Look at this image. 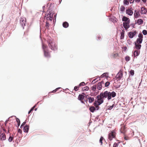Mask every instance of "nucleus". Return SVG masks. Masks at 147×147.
I'll list each match as a JSON object with an SVG mask.
<instances>
[{
	"label": "nucleus",
	"mask_w": 147,
	"mask_h": 147,
	"mask_svg": "<svg viewBox=\"0 0 147 147\" xmlns=\"http://www.w3.org/2000/svg\"><path fill=\"white\" fill-rule=\"evenodd\" d=\"M121 86V85L120 84L119 85H117L115 86V88L116 89H118Z\"/></svg>",
	"instance_id": "nucleus-54"
},
{
	"label": "nucleus",
	"mask_w": 147,
	"mask_h": 147,
	"mask_svg": "<svg viewBox=\"0 0 147 147\" xmlns=\"http://www.w3.org/2000/svg\"><path fill=\"white\" fill-rule=\"evenodd\" d=\"M61 87H58V88H56V89H55V90H56V91H58L59 90V89H61Z\"/></svg>",
	"instance_id": "nucleus-62"
},
{
	"label": "nucleus",
	"mask_w": 147,
	"mask_h": 147,
	"mask_svg": "<svg viewBox=\"0 0 147 147\" xmlns=\"http://www.w3.org/2000/svg\"><path fill=\"white\" fill-rule=\"evenodd\" d=\"M47 42L49 47L52 50L56 51L57 49V45L51 38L48 39Z\"/></svg>",
	"instance_id": "nucleus-2"
},
{
	"label": "nucleus",
	"mask_w": 147,
	"mask_h": 147,
	"mask_svg": "<svg viewBox=\"0 0 147 147\" xmlns=\"http://www.w3.org/2000/svg\"><path fill=\"white\" fill-rule=\"evenodd\" d=\"M136 31L135 30L134 32L130 31L128 33V35L129 37L130 38H132L136 35Z\"/></svg>",
	"instance_id": "nucleus-6"
},
{
	"label": "nucleus",
	"mask_w": 147,
	"mask_h": 147,
	"mask_svg": "<svg viewBox=\"0 0 147 147\" xmlns=\"http://www.w3.org/2000/svg\"><path fill=\"white\" fill-rule=\"evenodd\" d=\"M95 91L94 92V93H95V95H97L98 94L99 92V91Z\"/></svg>",
	"instance_id": "nucleus-59"
},
{
	"label": "nucleus",
	"mask_w": 147,
	"mask_h": 147,
	"mask_svg": "<svg viewBox=\"0 0 147 147\" xmlns=\"http://www.w3.org/2000/svg\"><path fill=\"white\" fill-rule=\"evenodd\" d=\"M122 20V21L124 22H130V20L129 19L125 16H123Z\"/></svg>",
	"instance_id": "nucleus-15"
},
{
	"label": "nucleus",
	"mask_w": 147,
	"mask_h": 147,
	"mask_svg": "<svg viewBox=\"0 0 147 147\" xmlns=\"http://www.w3.org/2000/svg\"><path fill=\"white\" fill-rule=\"evenodd\" d=\"M87 99H88V102L90 103H91L94 100V97H91L90 96H88V97Z\"/></svg>",
	"instance_id": "nucleus-21"
},
{
	"label": "nucleus",
	"mask_w": 147,
	"mask_h": 147,
	"mask_svg": "<svg viewBox=\"0 0 147 147\" xmlns=\"http://www.w3.org/2000/svg\"><path fill=\"white\" fill-rule=\"evenodd\" d=\"M123 76V73L122 72H121L120 73H118L116 76V78L118 79V80L117 81L119 80L122 78Z\"/></svg>",
	"instance_id": "nucleus-12"
},
{
	"label": "nucleus",
	"mask_w": 147,
	"mask_h": 147,
	"mask_svg": "<svg viewBox=\"0 0 147 147\" xmlns=\"http://www.w3.org/2000/svg\"><path fill=\"white\" fill-rule=\"evenodd\" d=\"M89 109L91 112L94 113V111H95V107L93 106H90L89 108Z\"/></svg>",
	"instance_id": "nucleus-26"
},
{
	"label": "nucleus",
	"mask_w": 147,
	"mask_h": 147,
	"mask_svg": "<svg viewBox=\"0 0 147 147\" xmlns=\"http://www.w3.org/2000/svg\"><path fill=\"white\" fill-rule=\"evenodd\" d=\"M118 54L117 53L114 54L113 55V56L117 57L118 56Z\"/></svg>",
	"instance_id": "nucleus-64"
},
{
	"label": "nucleus",
	"mask_w": 147,
	"mask_h": 147,
	"mask_svg": "<svg viewBox=\"0 0 147 147\" xmlns=\"http://www.w3.org/2000/svg\"><path fill=\"white\" fill-rule=\"evenodd\" d=\"M15 117L16 118V121H17L18 123L17 125L16 126V127H17V128L18 127L20 124V119L18 118H17L15 116H12L10 117Z\"/></svg>",
	"instance_id": "nucleus-18"
},
{
	"label": "nucleus",
	"mask_w": 147,
	"mask_h": 147,
	"mask_svg": "<svg viewBox=\"0 0 147 147\" xmlns=\"http://www.w3.org/2000/svg\"><path fill=\"white\" fill-rule=\"evenodd\" d=\"M29 128V126L28 125H26L23 127V131L25 133H28Z\"/></svg>",
	"instance_id": "nucleus-17"
},
{
	"label": "nucleus",
	"mask_w": 147,
	"mask_h": 147,
	"mask_svg": "<svg viewBox=\"0 0 147 147\" xmlns=\"http://www.w3.org/2000/svg\"><path fill=\"white\" fill-rule=\"evenodd\" d=\"M143 40L142 39L138 38H137L136 41H135L134 42L137 43L139 44H141L142 43Z\"/></svg>",
	"instance_id": "nucleus-22"
},
{
	"label": "nucleus",
	"mask_w": 147,
	"mask_h": 147,
	"mask_svg": "<svg viewBox=\"0 0 147 147\" xmlns=\"http://www.w3.org/2000/svg\"><path fill=\"white\" fill-rule=\"evenodd\" d=\"M135 45V48L137 49V50H139L141 49V44H139L137 43L134 42Z\"/></svg>",
	"instance_id": "nucleus-14"
},
{
	"label": "nucleus",
	"mask_w": 147,
	"mask_h": 147,
	"mask_svg": "<svg viewBox=\"0 0 147 147\" xmlns=\"http://www.w3.org/2000/svg\"><path fill=\"white\" fill-rule=\"evenodd\" d=\"M13 139V137H12L11 136H10L9 137V139H8V141L9 142H11Z\"/></svg>",
	"instance_id": "nucleus-40"
},
{
	"label": "nucleus",
	"mask_w": 147,
	"mask_h": 147,
	"mask_svg": "<svg viewBox=\"0 0 147 147\" xmlns=\"http://www.w3.org/2000/svg\"><path fill=\"white\" fill-rule=\"evenodd\" d=\"M100 107L98 106H97L95 107V110H98L99 109Z\"/></svg>",
	"instance_id": "nucleus-57"
},
{
	"label": "nucleus",
	"mask_w": 147,
	"mask_h": 147,
	"mask_svg": "<svg viewBox=\"0 0 147 147\" xmlns=\"http://www.w3.org/2000/svg\"><path fill=\"white\" fill-rule=\"evenodd\" d=\"M97 40H100L102 39V37L101 35L100 34L98 35L97 36Z\"/></svg>",
	"instance_id": "nucleus-36"
},
{
	"label": "nucleus",
	"mask_w": 147,
	"mask_h": 147,
	"mask_svg": "<svg viewBox=\"0 0 147 147\" xmlns=\"http://www.w3.org/2000/svg\"><path fill=\"white\" fill-rule=\"evenodd\" d=\"M11 117H9L7 119L6 121H5V125L6 126V124L7 123V122L8 121H9V118Z\"/></svg>",
	"instance_id": "nucleus-51"
},
{
	"label": "nucleus",
	"mask_w": 147,
	"mask_h": 147,
	"mask_svg": "<svg viewBox=\"0 0 147 147\" xmlns=\"http://www.w3.org/2000/svg\"><path fill=\"white\" fill-rule=\"evenodd\" d=\"M44 56L47 58H49L50 57V55L47 50H44L43 51Z\"/></svg>",
	"instance_id": "nucleus-20"
},
{
	"label": "nucleus",
	"mask_w": 147,
	"mask_h": 147,
	"mask_svg": "<svg viewBox=\"0 0 147 147\" xmlns=\"http://www.w3.org/2000/svg\"><path fill=\"white\" fill-rule=\"evenodd\" d=\"M102 95H101L100 93L96 97V99L98 100V103L97 105L99 106L104 102V99Z\"/></svg>",
	"instance_id": "nucleus-4"
},
{
	"label": "nucleus",
	"mask_w": 147,
	"mask_h": 147,
	"mask_svg": "<svg viewBox=\"0 0 147 147\" xmlns=\"http://www.w3.org/2000/svg\"><path fill=\"white\" fill-rule=\"evenodd\" d=\"M110 84V83L107 81L106 82L105 84V87H107Z\"/></svg>",
	"instance_id": "nucleus-47"
},
{
	"label": "nucleus",
	"mask_w": 147,
	"mask_h": 147,
	"mask_svg": "<svg viewBox=\"0 0 147 147\" xmlns=\"http://www.w3.org/2000/svg\"><path fill=\"white\" fill-rule=\"evenodd\" d=\"M98 100L97 99V100H95L94 102L93 103V105L94 106L96 107L97 105V104L98 103Z\"/></svg>",
	"instance_id": "nucleus-48"
},
{
	"label": "nucleus",
	"mask_w": 147,
	"mask_h": 147,
	"mask_svg": "<svg viewBox=\"0 0 147 147\" xmlns=\"http://www.w3.org/2000/svg\"><path fill=\"white\" fill-rule=\"evenodd\" d=\"M85 85V84L84 82H82L80 83L79 85V87H80L82 86H84Z\"/></svg>",
	"instance_id": "nucleus-45"
},
{
	"label": "nucleus",
	"mask_w": 147,
	"mask_h": 147,
	"mask_svg": "<svg viewBox=\"0 0 147 147\" xmlns=\"http://www.w3.org/2000/svg\"><path fill=\"white\" fill-rule=\"evenodd\" d=\"M54 15L53 18H55V19H56L57 14L55 13H53L52 10L50 11L49 13L46 14L45 17L46 18L47 20H49L52 21L53 20V16Z\"/></svg>",
	"instance_id": "nucleus-3"
},
{
	"label": "nucleus",
	"mask_w": 147,
	"mask_h": 147,
	"mask_svg": "<svg viewBox=\"0 0 147 147\" xmlns=\"http://www.w3.org/2000/svg\"><path fill=\"white\" fill-rule=\"evenodd\" d=\"M104 139V138L102 136H101L99 140V143L101 144V145H102L103 142L102 141Z\"/></svg>",
	"instance_id": "nucleus-37"
},
{
	"label": "nucleus",
	"mask_w": 147,
	"mask_h": 147,
	"mask_svg": "<svg viewBox=\"0 0 147 147\" xmlns=\"http://www.w3.org/2000/svg\"><path fill=\"white\" fill-rule=\"evenodd\" d=\"M119 143H120L119 142L118 143H116V142H115L113 146H114L115 147H117L118 146Z\"/></svg>",
	"instance_id": "nucleus-49"
},
{
	"label": "nucleus",
	"mask_w": 147,
	"mask_h": 147,
	"mask_svg": "<svg viewBox=\"0 0 147 147\" xmlns=\"http://www.w3.org/2000/svg\"><path fill=\"white\" fill-rule=\"evenodd\" d=\"M26 121L25 120L24 122L21 125L20 128H22V127H24V126L25 125V124H26Z\"/></svg>",
	"instance_id": "nucleus-42"
},
{
	"label": "nucleus",
	"mask_w": 147,
	"mask_h": 147,
	"mask_svg": "<svg viewBox=\"0 0 147 147\" xmlns=\"http://www.w3.org/2000/svg\"><path fill=\"white\" fill-rule=\"evenodd\" d=\"M91 88L92 91H96L97 85L96 84L92 86L91 87Z\"/></svg>",
	"instance_id": "nucleus-28"
},
{
	"label": "nucleus",
	"mask_w": 147,
	"mask_h": 147,
	"mask_svg": "<svg viewBox=\"0 0 147 147\" xmlns=\"http://www.w3.org/2000/svg\"><path fill=\"white\" fill-rule=\"evenodd\" d=\"M6 136L4 133H2L0 135V139L2 141L6 140Z\"/></svg>",
	"instance_id": "nucleus-19"
},
{
	"label": "nucleus",
	"mask_w": 147,
	"mask_h": 147,
	"mask_svg": "<svg viewBox=\"0 0 147 147\" xmlns=\"http://www.w3.org/2000/svg\"><path fill=\"white\" fill-rule=\"evenodd\" d=\"M134 18H137L138 17H139L140 16V15L139 13V11H137L136 10L134 11Z\"/></svg>",
	"instance_id": "nucleus-16"
},
{
	"label": "nucleus",
	"mask_w": 147,
	"mask_h": 147,
	"mask_svg": "<svg viewBox=\"0 0 147 147\" xmlns=\"http://www.w3.org/2000/svg\"><path fill=\"white\" fill-rule=\"evenodd\" d=\"M25 20L23 18H21L20 20V24L22 27L23 29H24V26L26 25V19L25 18Z\"/></svg>",
	"instance_id": "nucleus-7"
},
{
	"label": "nucleus",
	"mask_w": 147,
	"mask_h": 147,
	"mask_svg": "<svg viewBox=\"0 0 147 147\" xmlns=\"http://www.w3.org/2000/svg\"><path fill=\"white\" fill-rule=\"evenodd\" d=\"M130 22H123V26L125 28V30H127L130 27L129 24Z\"/></svg>",
	"instance_id": "nucleus-9"
},
{
	"label": "nucleus",
	"mask_w": 147,
	"mask_h": 147,
	"mask_svg": "<svg viewBox=\"0 0 147 147\" xmlns=\"http://www.w3.org/2000/svg\"><path fill=\"white\" fill-rule=\"evenodd\" d=\"M96 79H95L94 80H93V81H92V83L93 84H94L96 82L95 81L96 80Z\"/></svg>",
	"instance_id": "nucleus-63"
},
{
	"label": "nucleus",
	"mask_w": 147,
	"mask_h": 147,
	"mask_svg": "<svg viewBox=\"0 0 147 147\" xmlns=\"http://www.w3.org/2000/svg\"><path fill=\"white\" fill-rule=\"evenodd\" d=\"M115 106L114 104H113L112 105V106H109L108 107V109L109 110H111L113 107Z\"/></svg>",
	"instance_id": "nucleus-41"
},
{
	"label": "nucleus",
	"mask_w": 147,
	"mask_h": 147,
	"mask_svg": "<svg viewBox=\"0 0 147 147\" xmlns=\"http://www.w3.org/2000/svg\"><path fill=\"white\" fill-rule=\"evenodd\" d=\"M62 26L64 28H66L69 26V24L67 22L65 21L63 22Z\"/></svg>",
	"instance_id": "nucleus-23"
},
{
	"label": "nucleus",
	"mask_w": 147,
	"mask_h": 147,
	"mask_svg": "<svg viewBox=\"0 0 147 147\" xmlns=\"http://www.w3.org/2000/svg\"><path fill=\"white\" fill-rule=\"evenodd\" d=\"M89 89V88L88 86H86L84 88V89H82L83 91L88 90Z\"/></svg>",
	"instance_id": "nucleus-46"
},
{
	"label": "nucleus",
	"mask_w": 147,
	"mask_h": 147,
	"mask_svg": "<svg viewBox=\"0 0 147 147\" xmlns=\"http://www.w3.org/2000/svg\"><path fill=\"white\" fill-rule=\"evenodd\" d=\"M142 33L144 35H146L147 34V31L145 30H143L142 31Z\"/></svg>",
	"instance_id": "nucleus-43"
},
{
	"label": "nucleus",
	"mask_w": 147,
	"mask_h": 147,
	"mask_svg": "<svg viewBox=\"0 0 147 147\" xmlns=\"http://www.w3.org/2000/svg\"><path fill=\"white\" fill-rule=\"evenodd\" d=\"M125 31L124 30H122V32H121V36L120 38L121 40H122L124 39V37Z\"/></svg>",
	"instance_id": "nucleus-24"
},
{
	"label": "nucleus",
	"mask_w": 147,
	"mask_h": 147,
	"mask_svg": "<svg viewBox=\"0 0 147 147\" xmlns=\"http://www.w3.org/2000/svg\"><path fill=\"white\" fill-rule=\"evenodd\" d=\"M90 95L92 96H95V93H94V92H91Z\"/></svg>",
	"instance_id": "nucleus-56"
},
{
	"label": "nucleus",
	"mask_w": 147,
	"mask_h": 147,
	"mask_svg": "<svg viewBox=\"0 0 147 147\" xmlns=\"http://www.w3.org/2000/svg\"><path fill=\"white\" fill-rule=\"evenodd\" d=\"M100 93L103 98H107L108 101L111 99L112 98L115 97L116 95V93L114 91L111 92L106 91L104 92H101Z\"/></svg>",
	"instance_id": "nucleus-1"
},
{
	"label": "nucleus",
	"mask_w": 147,
	"mask_h": 147,
	"mask_svg": "<svg viewBox=\"0 0 147 147\" xmlns=\"http://www.w3.org/2000/svg\"><path fill=\"white\" fill-rule=\"evenodd\" d=\"M123 2L124 5H128L129 3V1L127 0H124Z\"/></svg>",
	"instance_id": "nucleus-33"
},
{
	"label": "nucleus",
	"mask_w": 147,
	"mask_h": 147,
	"mask_svg": "<svg viewBox=\"0 0 147 147\" xmlns=\"http://www.w3.org/2000/svg\"><path fill=\"white\" fill-rule=\"evenodd\" d=\"M144 21L141 18L138 19L136 21H135V24H138V25H141L143 24Z\"/></svg>",
	"instance_id": "nucleus-11"
},
{
	"label": "nucleus",
	"mask_w": 147,
	"mask_h": 147,
	"mask_svg": "<svg viewBox=\"0 0 147 147\" xmlns=\"http://www.w3.org/2000/svg\"><path fill=\"white\" fill-rule=\"evenodd\" d=\"M132 42L131 40L130 39H128L127 40V43L129 45H131V43Z\"/></svg>",
	"instance_id": "nucleus-50"
},
{
	"label": "nucleus",
	"mask_w": 147,
	"mask_h": 147,
	"mask_svg": "<svg viewBox=\"0 0 147 147\" xmlns=\"http://www.w3.org/2000/svg\"><path fill=\"white\" fill-rule=\"evenodd\" d=\"M138 38L143 40V36L141 32H140L138 36Z\"/></svg>",
	"instance_id": "nucleus-31"
},
{
	"label": "nucleus",
	"mask_w": 147,
	"mask_h": 147,
	"mask_svg": "<svg viewBox=\"0 0 147 147\" xmlns=\"http://www.w3.org/2000/svg\"><path fill=\"white\" fill-rule=\"evenodd\" d=\"M97 89L98 90H100L102 88V84L100 82H98L97 85Z\"/></svg>",
	"instance_id": "nucleus-27"
},
{
	"label": "nucleus",
	"mask_w": 147,
	"mask_h": 147,
	"mask_svg": "<svg viewBox=\"0 0 147 147\" xmlns=\"http://www.w3.org/2000/svg\"><path fill=\"white\" fill-rule=\"evenodd\" d=\"M122 49H123V51L125 52L126 50L127 49V48L126 46H125L123 47H122Z\"/></svg>",
	"instance_id": "nucleus-53"
},
{
	"label": "nucleus",
	"mask_w": 147,
	"mask_h": 147,
	"mask_svg": "<svg viewBox=\"0 0 147 147\" xmlns=\"http://www.w3.org/2000/svg\"><path fill=\"white\" fill-rule=\"evenodd\" d=\"M79 87V86H75L74 87V89L75 91H76L78 90Z\"/></svg>",
	"instance_id": "nucleus-44"
},
{
	"label": "nucleus",
	"mask_w": 147,
	"mask_h": 147,
	"mask_svg": "<svg viewBox=\"0 0 147 147\" xmlns=\"http://www.w3.org/2000/svg\"><path fill=\"white\" fill-rule=\"evenodd\" d=\"M130 59V57L128 56H127L125 57V61H129Z\"/></svg>",
	"instance_id": "nucleus-38"
},
{
	"label": "nucleus",
	"mask_w": 147,
	"mask_h": 147,
	"mask_svg": "<svg viewBox=\"0 0 147 147\" xmlns=\"http://www.w3.org/2000/svg\"><path fill=\"white\" fill-rule=\"evenodd\" d=\"M117 19L115 17L114 18H111V21L113 23H115L117 22Z\"/></svg>",
	"instance_id": "nucleus-34"
},
{
	"label": "nucleus",
	"mask_w": 147,
	"mask_h": 147,
	"mask_svg": "<svg viewBox=\"0 0 147 147\" xmlns=\"http://www.w3.org/2000/svg\"><path fill=\"white\" fill-rule=\"evenodd\" d=\"M107 73H104L100 76V77L101 78H103L104 77H107Z\"/></svg>",
	"instance_id": "nucleus-39"
},
{
	"label": "nucleus",
	"mask_w": 147,
	"mask_h": 147,
	"mask_svg": "<svg viewBox=\"0 0 147 147\" xmlns=\"http://www.w3.org/2000/svg\"><path fill=\"white\" fill-rule=\"evenodd\" d=\"M129 2L130 3H133L134 1H135V0H129Z\"/></svg>",
	"instance_id": "nucleus-58"
},
{
	"label": "nucleus",
	"mask_w": 147,
	"mask_h": 147,
	"mask_svg": "<svg viewBox=\"0 0 147 147\" xmlns=\"http://www.w3.org/2000/svg\"><path fill=\"white\" fill-rule=\"evenodd\" d=\"M140 51L135 50L133 52V54L134 57L138 56L140 54Z\"/></svg>",
	"instance_id": "nucleus-13"
},
{
	"label": "nucleus",
	"mask_w": 147,
	"mask_h": 147,
	"mask_svg": "<svg viewBox=\"0 0 147 147\" xmlns=\"http://www.w3.org/2000/svg\"><path fill=\"white\" fill-rule=\"evenodd\" d=\"M116 134L114 131H111L109 134L108 139L110 141H111L112 139L115 138Z\"/></svg>",
	"instance_id": "nucleus-5"
},
{
	"label": "nucleus",
	"mask_w": 147,
	"mask_h": 147,
	"mask_svg": "<svg viewBox=\"0 0 147 147\" xmlns=\"http://www.w3.org/2000/svg\"><path fill=\"white\" fill-rule=\"evenodd\" d=\"M32 111H33V110H32V109H30V110L28 112V114H30Z\"/></svg>",
	"instance_id": "nucleus-61"
},
{
	"label": "nucleus",
	"mask_w": 147,
	"mask_h": 147,
	"mask_svg": "<svg viewBox=\"0 0 147 147\" xmlns=\"http://www.w3.org/2000/svg\"><path fill=\"white\" fill-rule=\"evenodd\" d=\"M141 13L143 15L144 14H146L147 13V10L146 8L145 7H141Z\"/></svg>",
	"instance_id": "nucleus-10"
},
{
	"label": "nucleus",
	"mask_w": 147,
	"mask_h": 147,
	"mask_svg": "<svg viewBox=\"0 0 147 147\" xmlns=\"http://www.w3.org/2000/svg\"><path fill=\"white\" fill-rule=\"evenodd\" d=\"M133 9L132 8H127L126 10V13L130 16H132L133 13V12L132 11Z\"/></svg>",
	"instance_id": "nucleus-8"
},
{
	"label": "nucleus",
	"mask_w": 147,
	"mask_h": 147,
	"mask_svg": "<svg viewBox=\"0 0 147 147\" xmlns=\"http://www.w3.org/2000/svg\"><path fill=\"white\" fill-rule=\"evenodd\" d=\"M45 26L46 28V29L48 30L50 29V25L49 23L47 21L46 22Z\"/></svg>",
	"instance_id": "nucleus-30"
},
{
	"label": "nucleus",
	"mask_w": 147,
	"mask_h": 147,
	"mask_svg": "<svg viewBox=\"0 0 147 147\" xmlns=\"http://www.w3.org/2000/svg\"><path fill=\"white\" fill-rule=\"evenodd\" d=\"M129 76H133L134 74V70L131 69L129 71Z\"/></svg>",
	"instance_id": "nucleus-25"
},
{
	"label": "nucleus",
	"mask_w": 147,
	"mask_h": 147,
	"mask_svg": "<svg viewBox=\"0 0 147 147\" xmlns=\"http://www.w3.org/2000/svg\"><path fill=\"white\" fill-rule=\"evenodd\" d=\"M78 99L79 100H80V101H81L82 100H83L84 99V98L83 97V96H82L81 94H80L78 96Z\"/></svg>",
	"instance_id": "nucleus-29"
},
{
	"label": "nucleus",
	"mask_w": 147,
	"mask_h": 147,
	"mask_svg": "<svg viewBox=\"0 0 147 147\" xmlns=\"http://www.w3.org/2000/svg\"><path fill=\"white\" fill-rule=\"evenodd\" d=\"M18 133H19L20 134H22V130L19 128L18 129Z\"/></svg>",
	"instance_id": "nucleus-55"
},
{
	"label": "nucleus",
	"mask_w": 147,
	"mask_h": 147,
	"mask_svg": "<svg viewBox=\"0 0 147 147\" xmlns=\"http://www.w3.org/2000/svg\"><path fill=\"white\" fill-rule=\"evenodd\" d=\"M39 102H38L36 104H35L31 108V109H32V110L33 111L34 110V109L36 107V105H37L38 104V103Z\"/></svg>",
	"instance_id": "nucleus-52"
},
{
	"label": "nucleus",
	"mask_w": 147,
	"mask_h": 147,
	"mask_svg": "<svg viewBox=\"0 0 147 147\" xmlns=\"http://www.w3.org/2000/svg\"><path fill=\"white\" fill-rule=\"evenodd\" d=\"M42 47L43 51H44V50H46V49L47 48V46L46 45H45L43 43H42Z\"/></svg>",
	"instance_id": "nucleus-32"
},
{
	"label": "nucleus",
	"mask_w": 147,
	"mask_h": 147,
	"mask_svg": "<svg viewBox=\"0 0 147 147\" xmlns=\"http://www.w3.org/2000/svg\"><path fill=\"white\" fill-rule=\"evenodd\" d=\"M81 94L83 96V97L84 98V97H85V96H86V94L84 93H82Z\"/></svg>",
	"instance_id": "nucleus-60"
},
{
	"label": "nucleus",
	"mask_w": 147,
	"mask_h": 147,
	"mask_svg": "<svg viewBox=\"0 0 147 147\" xmlns=\"http://www.w3.org/2000/svg\"><path fill=\"white\" fill-rule=\"evenodd\" d=\"M125 7H124L123 5H122L121 6V7L120 8V10L122 12H123L125 11Z\"/></svg>",
	"instance_id": "nucleus-35"
}]
</instances>
